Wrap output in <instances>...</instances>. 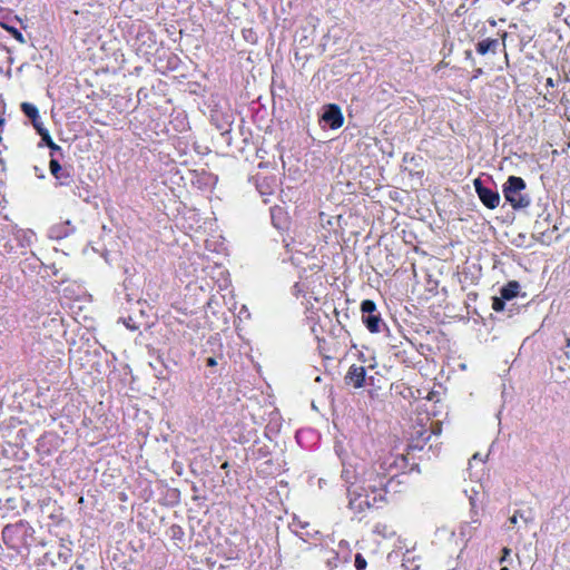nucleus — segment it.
<instances>
[{
    "instance_id": "40",
    "label": "nucleus",
    "mask_w": 570,
    "mask_h": 570,
    "mask_svg": "<svg viewBox=\"0 0 570 570\" xmlns=\"http://www.w3.org/2000/svg\"><path fill=\"white\" fill-rule=\"evenodd\" d=\"M465 55H466V58H472V52L471 51H465Z\"/></svg>"
},
{
    "instance_id": "6",
    "label": "nucleus",
    "mask_w": 570,
    "mask_h": 570,
    "mask_svg": "<svg viewBox=\"0 0 570 570\" xmlns=\"http://www.w3.org/2000/svg\"><path fill=\"white\" fill-rule=\"evenodd\" d=\"M475 193L481 203L489 209H494L500 204V194L498 190L483 185L481 178L473 180Z\"/></svg>"
},
{
    "instance_id": "22",
    "label": "nucleus",
    "mask_w": 570,
    "mask_h": 570,
    "mask_svg": "<svg viewBox=\"0 0 570 570\" xmlns=\"http://www.w3.org/2000/svg\"><path fill=\"white\" fill-rule=\"evenodd\" d=\"M21 234H22V236H21L22 245H28V246L31 245L32 238L35 237L33 232L22 230Z\"/></svg>"
},
{
    "instance_id": "14",
    "label": "nucleus",
    "mask_w": 570,
    "mask_h": 570,
    "mask_svg": "<svg viewBox=\"0 0 570 570\" xmlns=\"http://www.w3.org/2000/svg\"><path fill=\"white\" fill-rule=\"evenodd\" d=\"M20 108L23 115L31 120L33 128H36V124H42L36 105L31 102H22Z\"/></svg>"
},
{
    "instance_id": "30",
    "label": "nucleus",
    "mask_w": 570,
    "mask_h": 570,
    "mask_svg": "<svg viewBox=\"0 0 570 570\" xmlns=\"http://www.w3.org/2000/svg\"><path fill=\"white\" fill-rule=\"evenodd\" d=\"M293 524H297L301 529H305L308 527V522H303L301 520H297L296 518L293 519Z\"/></svg>"
},
{
    "instance_id": "50",
    "label": "nucleus",
    "mask_w": 570,
    "mask_h": 570,
    "mask_svg": "<svg viewBox=\"0 0 570 570\" xmlns=\"http://www.w3.org/2000/svg\"><path fill=\"white\" fill-rule=\"evenodd\" d=\"M478 0H474V2H476Z\"/></svg>"
},
{
    "instance_id": "15",
    "label": "nucleus",
    "mask_w": 570,
    "mask_h": 570,
    "mask_svg": "<svg viewBox=\"0 0 570 570\" xmlns=\"http://www.w3.org/2000/svg\"><path fill=\"white\" fill-rule=\"evenodd\" d=\"M416 560H420V557H415L411 551L407 550L403 554L402 566L409 570H417L420 564L415 563Z\"/></svg>"
},
{
    "instance_id": "4",
    "label": "nucleus",
    "mask_w": 570,
    "mask_h": 570,
    "mask_svg": "<svg viewBox=\"0 0 570 570\" xmlns=\"http://www.w3.org/2000/svg\"><path fill=\"white\" fill-rule=\"evenodd\" d=\"M320 124L332 130L341 128L344 124L343 112L336 104H327L323 106L320 115Z\"/></svg>"
},
{
    "instance_id": "18",
    "label": "nucleus",
    "mask_w": 570,
    "mask_h": 570,
    "mask_svg": "<svg viewBox=\"0 0 570 570\" xmlns=\"http://www.w3.org/2000/svg\"><path fill=\"white\" fill-rule=\"evenodd\" d=\"M72 195L78 197V198H81L86 202H88L89 197H90V193L87 188V186H79L77 185L73 189H72Z\"/></svg>"
},
{
    "instance_id": "29",
    "label": "nucleus",
    "mask_w": 570,
    "mask_h": 570,
    "mask_svg": "<svg viewBox=\"0 0 570 570\" xmlns=\"http://www.w3.org/2000/svg\"><path fill=\"white\" fill-rule=\"evenodd\" d=\"M318 534H320L318 531H314V533H311L307 531L306 533H304L305 537H303V534H302V535H299V538L303 539L304 541H306L307 538H315Z\"/></svg>"
},
{
    "instance_id": "48",
    "label": "nucleus",
    "mask_w": 570,
    "mask_h": 570,
    "mask_svg": "<svg viewBox=\"0 0 570 570\" xmlns=\"http://www.w3.org/2000/svg\"><path fill=\"white\" fill-rule=\"evenodd\" d=\"M432 448H433V444H430L428 451L432 450Z\"/></svg>"
},
{
    "instance_id": "9",
    "label": "nucleus",
    "mask_w": 570,
    "mask_h": 570,
    "mask_svg": "<svg viewBox=\"0 0 570 570\" xmlns=\"http://www.w3.org/2000/svg\"><path fill=\"white\" fill-rule=\"evenodd\" d=\"M75 229L76 228L71 224V222L66 220V222L52 225L48 230V236L51 239L59 240V239L66 238V237L70 236L71 234H73Z\"/></svg>"
},
{
    "instance_id": "47",
    "label": "nucleus",
    "mask_w": 570,
    "mask_h": 570,
    "mask_svg": "<svg viewBox=\"0 0 570 570\" xmlns=\"http://www.w3.org/2000/svg\"><path fill=\"white\" fill-rule=\"evenodd\" d=\"M548 85L552 86V80L551 79H548Z\"/></svg>"
},
{
    "instance_id": "25",
    "label": "nucleus",
    "mask_w": 570,
    "mask_h": 570,
    "mask_svg": "<svg viewBox=\"0 0 570 570\" xmlns=\"http://www.w3.org/2000/svg\"><path fill=\"white\" fill-rule=\"evenodd\" d=\"M429 430H430V432H432V436L433 435L434 436H439L441 434V431H442L441 423L440 422H433Z\"/></svg>"
},
{
    "instance_id": "3",
    "label": "nucleus",
    "mask_w": 570,
    "mask_h": 570,
    "mask_svg": "<svg viewBox=\"0 0 570 570\" xmlns=\"http://www.w3.org/2000/svg\"><path fill=\"white\" fill-rule=\"evenodd\" d=\"M362 321L371 333H380L385 324L377 311L376 304L372 299H364L361 303Z\"/></svg>"
},
{
    "instance_id": "37",
    "label": "nucleus",
    "mask_w": 570,
    "mask_h": 570,
    "mask_svg": "<svg viewBox=\"0 0 570 570\" xmlns=\"http://www.w3.org/2000/svg\"><path fill=\"white\" fill-rule=\"evenodd\" d=\"M482 72H483V71H482V69H481V68L476 69V70H475V76H474V77L476 78L478 76L482 75Z\"/></svg>"
},
{
    "instance_id": "32",
    "label": "nucleus",
    "mask_w": 570,
    "mask_h": 570,
    "mask_svg": "<svg viewBox=\"0 0 570 570\" xmlns=\"http://www.w3.org/2000/svg\"><path fill=\"white\" fill-rule=\"evenodd\" d=\"M517 522H518V517H517V514H515V513H513V515H511V517L509 518V523H510L511 525H514Z\"/></svg>"
},
{
    "instance_id": "34",
    "label": "nucleus",
    "mask_w": 570,
    "mask_h": 570,
    "mask_svg": "<svg viewBox=\"0 0 570 570\" xmlns=\"http://www.w3.org/2000/svg\"><path fill=\"white\" fill-rule=\"evenodd\" d=\"M43 559L45 561H50L52 564H55L56 562L50 558V552H47L45 556H43Z\"/></svg>"
},
{
    "instance_id": "44",
    "label": "nucleus",
    "mask_w": 570,
    "mask_h": 570,
    "mask_svg": "<svg viewBox=\"0 0 570 570\" xmlns=\"http://www.w3.org/2000/svg\"><path fill=\"white\" fill-rule=\"evenodd\" d=\"M227 466H228V463H227V462H225V463L222 465V468H223V469H227Z\"/></svg>"
},
{
    "instance_id": "12",
    "label": "nucleus",
    "mask_w": 570,
    "mask_h": 570,
    "mask_svg": "<svg viewBox=\"0 0 570 570\" xmlns=\"http://www.w3.org/2000/svg\"><path fill=\"white\" fill-rule=\"evenodd\" d=\"M520 283L517 281H510L500 288V295L503 299L511 302L520 294Z\"/></svg>"
},
{
    "instance_id": "31",
    "label": "nucleus",
    "mask_w": 570,
    "mask_h": 570,
    "mask_svg": "<svg viewBox=\"0 0 570 570\" xmlns=\"http://www.w3.org/2000/svg\"><path fill=\"white\" fill-rule=\"evenodd\" d=\"M14 525L8 524L3 528L2 534L6 538L10 532L13 531Z\"/></svg>"
},
{
    "instance_id": "11",
    "label": "nucleus",
    "mask_w": 570,
    "mask_h": 570,
    "mask_svg": "<svg viewBox=\"0 0 570 570\" xmlns=\"http://www.w3.org/2000/svg\"><path fill=\"white\" fill-rule=\"evenodd\" d=\"M470 503H471V507H472V509H471V512H472L471 521L470 522H465V523H463L461 525V535L464 537V538H468V539H470L473 535V532L481 524V521L478 518V512L474 510L475 503H474L473 498H470Z\"/></svg>"
},
{
    "instance_id": "20",
    "label": "nucleus",
    "mask_w": 570,
    "mask_h": 570,
    "mask_svg": "<svg viewBox=\"0 0 570 570\" xmlns=\"http://www.w3.org/2000/svg\"><path fill=\"white\" fill-rule=\"evenodd\" d=\"M4 28L10 32V35L16 39L18 40L20 43H24L26 42V39L22 35L21 31H19L17 28L14 27H8V26H4Z\"/></svg>"
},
{
    "instance_id": "10",
    "label": "nucleus",
    "mask_w": 570,
    "mask_h": 570,
    "mask_svg": "<svg viewBox=\"0 0 570 570\" xmlns=\"http://www.w3.org/2000/svg\"><path fill=\"white\" fill-rule=\"evenodd\" d=\"M35 129L41 137L39 146L46 145L50 149V154L53 153V157H56V154L62 155V148L52 140L50 132L43 127V124H36Z\"/></svg>"
},
{
    "instance_id": "16",
    "label": "nucleus",
    "mask_w": 570,
    "mask_h": 570,
    "mask_svg": "<svg viewBox=\"0 0 570 570\" xmlns=\"http://www.w3.org/2000/svg\"><path fill=\"white\" fill-rule=\"evenodd\" d=\"M72 556L71 548L68 544L61 543L57 552L58 560L67 563Z\"/></svg>"
},
{
    "instance_id": "43",
    "label": "nucleus",
    "mask_w": 570,
    "mask_h": 570,
    "mask_svg": "<svg viewBox=\"0 0 570 570\" xmlns=\"http://www.w3.org/2000/svg\"><path fill=\"white\" fill-rule=\"evenodd\" d=\"M566 342H567V347L570 346V338H566Z\"/></svg>"
},
{
    "instance_id": "33",
    "label": "nucleus",
    "mask_w": 570,
    "mask_h": 570,
    "mask_svg": "<svg viewBox=\"0 0 570 570\" xmlns=\"http://www.w3.org/2000/svg\"><path fill=\"white\" fill-rule=\"evenodd\" d=\"M33 169H35L36 175H37L39 178H43V177H45V175H43L42 173H40V169H39L37 166H35V167H33Z\"/></svg>"
},
{
    "instance_id": "49",
    "label": "nucleus",
    "mask_w": 570,
    "mask_h": 570,
    "mask_svg": "<svg viewBox=\"0 0 570 570\" xmlns=\"http://www.w3.org/2000/svg\"><path fill=\"white\" fill-rule=\"evenodd\" d=\"M2 72V69L0 68V73Z\"/></svg>"
},
{
    "instance_id": "38",
    "label": "nucleus",
    "mask_w": 570,
    "mask_h": 570,
    "mask_svg": "<svg viewBox=\"0 0 570 570\" xmlns=\"http://www.w3.org/2000/svg\"><path fill=\"white\" fill-rule=\"evenodd\" d=\"M356 501H357V499L350 501L351 509H354V505H355Z\"/></svg>"
},
{
    "instance_id": "26",
    "label": "nucleus",
    "mask_w": 570,
    "mask_h": 570,
    "mask_svg": "<svg viewBox=\"0 0 570 570\" xmlns=\"http://www.w3.org/2000/svg\"><path fill=\"white\" fill-rule=\"evenodd\" d=\"M124 324L126 325L127 328H129L131 331H136L139 328V326L136 325V323L134 322V320L130 316L124 320Z\"/></svg>"
},
{
    "instance_id": "1",
    "label": "nucleus",
    "mask_w": 570,
    "mask_h": 570,
    "mask_svg": "<svg viewBox=\"0 0 570 570\" xmlns=\"http://www.w3.org/2000/svg\"><path fill=\"white\" fill-rule=\"evenodd\" d=\"M527 183L522 177L509 176L502 185V194L507 203L514 210L528 208L531 204L530 196L525 193Z\"/></svg>"
},
{
    "instance_id": "46",
    "label": "nucleus",
    "mask_w": 570,
    "mask_h": 570,
    "mask_svg": "<svg viewBox=\"0 0 570 570\" xmlns=\"http://www.w3.org/2000/svg\"><path fill=\"white\" fill-rule=\"evenodd\" d=\"M7 76L11 77V70L10 69L7 71Z\"/></svg>"
},
{
    "instance_id": "39",
    "label": "nucleus",
    "mask_w": 570,
    "mask_h": 570,
    "mask_svg": "<svg viewBox=\"0 0 570 570\" xmlns=\"http://www.w3.org/2000/svg\"><path fill=\"white\" fill-rule=\"evenodd\" d=\"M502 2L505 4H511L512 2H514V0H502Z\"/></svg>"
},
{
    "instance_id": "23",
    "label": "nucleus",
    "mask_w": 570,
    "mask_h": 570,
    "mask_svg": "<svg viewBox=\"0 0 570 570\" xmlns=\"http://www.w3.org/2000/svg\"><path fill=\"white\" fill-rule=\"evenodd\" d=\"M509 561H511V549L503 548L502 549V556L500 558V564H505Z\"/></svg>"
},
{
    "instance_id": "7",
    "label": "nucleus",
    "mask_w": 570,
    "mask_h": 570,
    "mask_svg": "<svg viewBox=\"0 0 570 570\" xmlns=\"http://www.w3.org/2000/svg\"><path fill=\"white\" fill-rule=\"evenodd\" d=\"M432 438V432H430L429 429L424 426H420L417 429H414V431L411 434L407 449L410 451H423L428 442Z\"/></svg>"
},
{
    "instance_id": "17",
    "label": "nucleus",
    "mask_w": 570,
    "mask_h": 570,
    "mask_svg": "<svg viewBox=\"0 0 570 570\" xmlns=\"http://www.w3.org/2000/svg\"><path fill=\"white\" fill-rule=\"evenodd\" d=\"M507 306H508V301L503 299V297L501 295L492 297V308L495 312H505Z\"/></svg>"
},
{
    "instance_id": "35",
    "label": "nucleus",
    "mask_w": 570,
    "mask_h": 570,
    "mask_svg": "<svg viewBox=\"0 0 570 570\" xmlns=\"http://www.w3.org/2000/svg\"><path fill=\"white\" fill-rule=\"evenodd\" d=\"M171 531H173V532H175V531H177V532H181V528H180V527H178V525H174V527H171Z\"/></svg>"
},
{
    "instance_id": "24",
    "label": "nucleus",
    "mask_w": 570,
    "mask_h": 570,
    "mask_svg": "<svg viewBox=\"0 0 570 570\" xmlns=\"http://www.w3.org/2000/svg\"><path fill=\"white\" fill-rule=\"evenodd\" d=\"M505 312L508 314V317H512L514 314L520 312V307H518L514 303L508 302Z\"/></svg>"
},
{
    "instance_id": "41",
    "label": "nucleus",
    "mask_w": 570,
    "mask_h": 570,
    "mask_svg": "<svg viewBox=\"0 0 570 570\" xmlns=\"http://www.w3.org/2000/svg\"><path fill=\"white\" fill-rule=\"evenodd\" d=\"M489 23H490L491 26H495V24H497L494 20H489Z\"/></svg>"
},
{
    "instance_id": "36",
    "label": "nucleus",
    "mask_w": 570,
    "mask_h": 570,
    "mask_svg": "<svg viewBox=\"0 0 570 570\" xmlns=\"http://www.w3.org/2000/svg\"><path fill=\"white\" fill-rule=\"evenodd\" d=\"M363 503H365V504H367V505H368V502H367L366 500H364V501H363V500H361V501L358 502V504H357V508H358V509H362Z\"/></svg>"
},
{
    "instance_id": "19",
    "label": "nucleus",
    "mask_w": 570,
    "mask_h": 570,
    "mask_svg": "<svg viewBox=\"0 0 570 570\" xmlns=\"http://www.w3.org/2000/svg\"><path fill=\"white\" fill-rule=\"evenodd\" d=\"M514 513L517 514L518 519H521L524 523L532 522L534 519L533 513L530 509L529 510H517Z\"/></svg>"
},
{
    "instance_id": "5",
    "label": "nucleus",
    "mask_w": 570,
    "mask_h": 570,
    "mask_svg": "<svg viewBox=\"0 0 570 570\" xmlns=\"http://www.w3.org/2000/svg\"><path fill=\"white\" fill-rule=\"evenodd\" d=\"M49 170L59 186H71L73 183V168L61 166L59 160L53 157V153L50 154Z\"/></svg>"
},
{
    "instance_id": "21",
    "label": "nucleus",
    "mask_w": 570,
    "mask_h": 570,
    "mask_svg": "<svg viewBox=\"0 0 570 570\" xmlns=\"http://www.w3.org/2000/svg\"><path fill=\"white\" fill-rule=\"evenodd\" d=\"M354 566H355L356 570H365L366 569L367 562H366L365 558L362 556V553L355 554Z\"/></svg>"
},
{
    "instance_id": "13",
    "label": "nucleus",
    "mask_w": 570,
    "mask_h": 570,
    "mask_svg": "<svg viewBox=\"0 0 570 570\" xmlns=\"http://www.w3.org/2000/svg\"><path fill=\"white\" fill-rule=\"evenodd\" d=\"M499 45H500V42L498 39L487 38L476 43L475 50L479 55H482V56H484L489 52L495 53Z\"/></svg>"
},
{
    "instance_id": "45",
    "label": "nucleus",
    "mask_w": 570,
    "mask_h": 570,
    "mask_svg": "<svg viewBox=\"0 0 570 570\" xmlns=\"http://www.w3.org/2000/svg\"><path fill=\"white\" fill-rule=\"evenodd\" d=\"M501 570H509L505 564H502Z\"/></svg>"
},
{
    "instance_id": "2",
    "label": "nucleus",
    "mask_w": 570,
    "mask_h": 570,
    "mask_svg": "<svg viewBox=\"0 0 570 570\" xmlns=\"http://www.w3.org/2000/svg\"><path fill=\"white\" fill-rule=\"evenodd\" d=\"M551 225V214L546 213V209L538 215V218L535 219L533 224V232L532 237L535 238L537 242H539L542 245H550L554 239L558 237H554V233L558 230L557 225Z\"/></svg>"
},
{
    "instance_id": "27",
    "label": "nucleus",
    "mask_w": 570,
    "mask_h": 570,
    "mask_svg": "<svg viewBox=\"0 0 570 570\" xmlns=\"http://www.w3.org/2000/svg\"><path fill=\"white\" fill-rule=\"evenodd\" d=\"M342 478L345 480V482H346V483H352V481H351V480H352L353 475H352V473H351V471H350V470L344 469V470L342 471Z\"/></svg>"
},
{
    "instance_id": "42",
    "label": "nucleus",
    "mask_w": 570,
    "mask_h": 570,
    "mask_svg": "<svg viewBox=\"0 0 570 570\" xmlns=\"http://www.w3.org/2000/svg\"><path fill=\"white\" fill-rule=\"evenodd\" d=\"M126 298H127L128 302H131V297H130L129 294H126Z\"/></svg>"
},
{
    "instance_id": "28",
    "label": "nucleus",
    "mask_w": 570,
    "mask_h": 570,
    "mask_svg": "<svg viewBox=\"0 0 570 570\" xmlns=\"http://www.w3.org/2000/svg\"><path fill=\"white\" fill-rule=\"evenodd\" d=\"M206 366L214 367L217 365V358L215 356H208L205 361Z\"/></svg>"
},
{
    "instance_id": "8",
    "label": "nucleus",
    "mask_w": 570,
    "mask_h": 570,
    "mask_svg": "<svg viewBox=\"0 0 570 570\" xmlns=\"http://www.w3.org/2000/svg\"><path fill=\"white\" fill-rule=\"evenodd\" d=\"M344 381L347 385H352L355 389L363 387L366 381L365 367L356 364L351 365Z\"/></svg>"
}]
</instances>
